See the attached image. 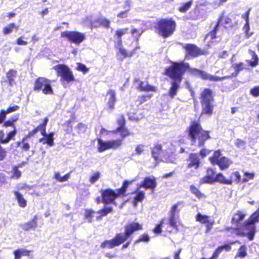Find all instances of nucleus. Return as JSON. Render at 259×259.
Wrapping results in <instances>:
<instances>
[{
  "instance_id": "obj_1",
  "label": "nucleus",
  "mask_w": 259,
  "mask_h": 259,
  "mask_svg": "<svg viewBox=\"0 0 259 259\" xmlns=\"http://www.w3.org/2000/svg\"><path fill=\"white\" fill-rule=\"evenodd\" d=\"M187 69L192 74L199 76L204 80L212 81L223 80L226 77H220L213 76L207 73L196 68H189V64L181 62L175 63L172 66L166 69V74L173 80L171 82V87L168 91V96L174 98L177 94L178 90L182 81V76Z\"/></svg>"
},
{
  "instance_id": "obj_2",
  "label": "nucleus",
  "mask_w": 259,
  "mask_h": 259,
  "mask_svg": "<svg viewBox=\"0 0 259 259\" xmlns=\"http://www.w3.org/2000/svg\"><path fill=\"white\" fill-rule=\"evenodd\" d=\"M188 137L191 140L192 145L195 144L196 140L198 141V146L203 145L205 141L210 138L208 132L204 131L199 122L198 121H193L188 130Z\"/></svg>"
},
{
  "instance_id": "obj_3",
  "label": "nucleus",
  "mask_w": 259,
  "mask_h": 259,
  "mask_svg": "<svg viewBox=\"0 0 259 259\" xmlns=\"http://www.w3.org/2000/svg\"><path fill=\"white\" fill-rule=\"evenodd\" d=\"M259 221V210L254 212L249 218V219L243 223V228L245 231H243V235H247L250 240L253 239L255 233L254 223Z\"/></svg>"
},
{
  "instance_id": "obj_4",
  "label": "nucleus",
  "mask_w": 259,
  "mask_h": 259,
  "mask_svg": "<svg viewBox=\"0 0 259 259\" xmlns=\"http://www.w3.org/2000/svg\"><path fill=\"white\" fill-rule=\"evenodd\" d=\"M176 23L171 19H161L158 23V33L163 37L171 35L174 32Z\"/></svg>"
},
{
  "instance_id": "obj_5",
  "label": "nucleus",
  "mask_w": 259,
  "mask_h": 259,
  "mask_svg": "<svg viewBox=\"0 0 259 259\" xmlns=\"http://www.w3.org/2000/svg\"><path fill=\"white\" fill-rule=\"evenodd\" d=\"M57 72L58 75L61 77V81L63 84L65 81L70 82L74 80V77L72 71L66 65L59 64L54 67Z\"/></svg>"
},
{
  "instance_id": "obj_6",
  "label": "nucleus",
  "mask_w": 259,
  "mask_h": 259,
  "mask_svg": "<svg viewBox=\"0 0 259 259\" xmlns=\"http://www.w3.org/2000/svg\"><path fill=\"white\" fill-rule=\"evenodd\" d=\"M201 99L202 106V113L208 114H211L213 106L211 104L212 97L210 90L205 89L201 93Z\"/></svg>"
},
{
  "instance_id": "obj_7",
  "label": "nucleus",
  "mask_w": 259,
  "mask_h": 259,
  "mask_svg": "<svg viewBox=\"0 0 259 259\" xmlns=\"http://www.w3.org/2000/svg\"><path fill=\"white\" fill-rule=\"evenodd\" d=\"M209 159L211 163L218 165L221 169L228 168L232 163L228 158L222 156L221 151L219 150L214 151L213 155Z\"/></svg>"
},
{
  "instance_id": "obj_8",
  "label": "nucleus",
  "mask_w": 259,
  "mask_h": 259,
  "mask_svg": "<svg viewBox=\"0 0 259 259\" xmlns=\"http://www.w3.org/2000/svg\"><path fill=\"white\" fill-rule=\"evenodd\" d=\"M102 196V202L105 204L112 203L115 205H117L115 199L120 196L116 189L114 190L111 189H106L101 191Z\"/></svg>"
},
{
  "instance_id": "obj_9",
  "label": "nucleus",
  "mask_w": 259,
  "mask_h": 259,
  "mask_svg": "<svg viewBox=\"0 0 259 259\" xmlns=\"http://www.w3.org/2000/svg\"><path fill=\"white\" fill-rule=\"evenodd\" d=\"M61 37H65L67 40L76 45H79L85 39V35L76 31H65L61 33Z\"/></svg>"
},
{
  "instance_id": "obj_10",
  "label": "nucleus",
  "mask_w": 259,
  "mask_h": 259,
  "mask_svg": "<svg viewBox=\"0 0 259 259\" xmlns=\"http://www.w3.org/2000/svg\"><path fill=\"white\" fill-rule=\"evenodd\" d=\"M34 90L35 91L41 90L45 94H52L53 93L50 81L44 77H39L36 80Z\"/></svg>"
},
{
  "instance_id": "obj_11",
  "label": "nucleus",
  "mask_w": 259,
  "mask_h": 259,
  "mask_svg": "<svg viewBox=\"0 0 259 259\" xmlns=\"http://www.w3.org/2000/svg\"><path fill=\"white\" fill-rule=\"evenodd\" d=\"M152 155L155 160L158 158L159 156H161L163 155L164 157H163V160L166 162H173L175 160V158L172 157V152L166 153L164 155V153L162 151L161 145L159 144H156L153 148Z\"/></svg>"
},
{
  "instance_id": "obj_12",
  "label": "nucleus",
  "mask_w": 259,
  "mask_h": 259,
  "mask_svg": "<svg viewBox=\"0 0 259 259\" xmlns=\"http://www.w3.org/2000/svg\"><path fill=\"white\" fill-rule=\"evenodd\" d=\"M142 229V225L138 223H132L125 226V232L121 233L123 242L125 241L128 237L136 231Z\"/></svg>"
},
{
  "instance_id": "obj_13",
  "label": "nucleus",
  "mask_w": 259,
  "mask_h": 259,
  "mask_svg": "<svg viewBox=\"0 0 259 259\" xmlns=\"http://www.w3.org/2000/svg\"><path fill=\"white\" fill-rule=\"evenodd\" d=\"M123 242L121 233H118L112 239L106 240L103 242L101 244V247L103 248H112L115 246L120 245Z\"/></svg>"
},
{
  "instance_id": "obj_14",
  "label": "nucleus",
  "mask_w": 259,
  "mask_h": 259,
  "mask_svg": "<svg viewBox=\"0 0 259 259\" xmlns=\"http://www.w3.org/2000/svg\"><path fill=\"white\" fill-rule=\"evenodd\" d=\"M107 110L112 112L114 109V105L116 102V92L114 90H109L106 94Z\"/></svg>"
},
{
  "instance_id": "obj_15",
  "label": "nucleus",
  "mask_w": 259,
  "mask_h": 259,
  "mask_svg": "<svg viewBox=\"0 0 259 259\" xmlns=\"http://www.w3.org/2000/svg\"><path fill=\"white\" fill-rule=\"evenodd\" d=\"M245 215V213L238 211L234 214L231 221L233 224L235 225L236 229L243 235V231H245V230L243 228V224L240 225V222L244 219Z\"/></svg>"
},
{
  "instance_id": "obj_16",
  "label": "nucleus",
  "mask_w": 259,
  "mask_h": 259,
  "mask_svg": "<svg viewBox=\"0 0 259 259\" xmlns=\"http://www.w3.org/2000/svg\"><path fill=\"white\" fill-rule=\"evenodd\" d=\"M117 123L118 127L116 130L112 132L113 133L116 134L119 133L120 136L123 138L130 135L127 129L125 127V119L123 116H121L118 118Z\"/></svg>"
},
{
  "instance_id": "obj_17",
  "label": "nucleus",
  "mask_w": 259,
  "mask_h": 259,
  "mask_svg": "<svg viewBox=\"0 0 259 259\" xmlns=\"http://www.w3.org/2000/svg\"><path fill=\"white\" fill-rule=\"evenodd\" d=\"M184 48L186 51V57H188V55L195 57L200 54V50L194 45H185Z\"/></svg>"
},
{
  "instance_id": "obj_18",
  "label": "nucleus",
  "mask_w": 259,
  "mask_h": 259,
  "mask_svg": "<svg viewBox=\"0 0 259 259\" xmlns=\"http://www.w3.org/2000/svg\"><path fill=\"white\" fill-rule=\"evenodd\" d=\"M215 172L212 168H208L205 177L200 180L201 183H212L214 182Z\"/></svg>"
},
{
  "instance_id": "obj_19",
  "label": "nucleus",
  "mask_w": 259,
  "mask_h": 259,
  "mask_svg": "<svg viewBox=\"0 0 259 259\" xmlns=\"http://www.w3.org/2000/svg\"><path fill=\"white\" fill-rule=\"evenodd\" d=\"M156 186V182L154 178L152 179L150 177L145 178L144 182L141 184L140 187H144L145 189H154Z\"/></svg>"
},
{
  "instance_id": "obj_20",
  "label": "nucleus",
  "mask_w": 259,
  "mask_h": 259,
  "mask_svg": "<svg viewBox=\"0 0 259 259\" xmlns=\"http://www.w3.org/2000/svg\"><path fill=\"white\" fill-rule=\"evenodd\" d=\"M37 227V217L34 216L32 220L27 223H24L21 225V228L25 230L28 231L31 229L35 230Z\"/></svg>"
},
{
  "instance_id": "obj_21",
  "label": "nucleus",
  "mask_w": 259,
  "mask_h": 259,
  "mask_svg": "<svg viewBox=\"0 0 259 259\" xmlns=\"http://www.w3.org/2000/svg\"><path fill=\"white\" fill-rule=\"evenodd\" d=\"M190 163L188 165L189 168H191L193 166L195 167V169L198 168L200 164V159L198 155L196 154H191L189 156Z\"/></svg>"
},
{
  "instance_id": "obj_22",
  "label": "nucleus",
  "mask_w": 259,
  "mask_h": 259,
  "mask_svg": "<svg viewBox=\"0 0 259 259\" xmlns=\"http://www.w3.org/2000/svg\"><path fill=\"white\" fill-rule=\"evenodd\" d=\"M54 133L52 132L48 134V135L40 138L39 140V142L42 143L43 144H47L50 146H52L54 145Z\"/></svg>"
},
{
  "instance_id": "obj_23",
  "label": "nucleus",
  "mask_w": 259,
  "mask_h": 259,
  "mask_svg": "<svg viewBox=\"0 0 259 259\" xmlns=\"http://www.w3.org/2000/svg\"><path fill=\"white\" fill-rule=\"evenodd\" d=\"M210 217L207 215L202 214L200 212H198L195 217L196 221L199 222L202 224H211V225L213 224V222H211L209 220Z\"/></svg>"
},
{
  "instance_id": "obj_24",
  "label": "nucleus",
  "mask_w": 259,
  "mask_h": 259,
  "mask_svg": "<svg viewBox=\"0 0 259 259\" xmlns=\"http://www.w3.org/2000/svg\"><path fill=\"white\" fill-rule=\"evenodd\" d=\"M99 145L98 150L100 152H103L108 149H110L109 141H104L101 139H98Z\"/></svg>"
},
{
  "instance_id": "obj_25",
  "label": "nucleus",
  "mask_w": 259,
  "mask_h": 259,
  "mask_svg": "<svg viewBox=\"0 0 259 259\" xmlns=\"http://www.w3.org/2000/svg\"><path fill=\"white\" fill-rule=\"evenodd\" d=\"M139 89L141 91H155V88L149 85L147 82L141 81L139 86Z\"/></svg>"
},
{
  "instance_id": "obj_26",
  "label": "nucleus",
  "mask_w": 259,
  "mask_h": 259,
  "mask_svg": "<svg viewBox=\"0 0 259 259\" xmlns=\"http://www.w3.org/2000/svg\"><path fill=\"white\" fill-rule=\"evenodd\" d=\"M214 182H218L223 184H232V180L226 179L221 173H219L215 176Z\"/></svg>"
},
{
  "instance_id": "obj_27",
  "label": "nucleus",
  "mask_w": 259,
  "mask_h": 259,
  "mask_svg": "<svg viewBox=\"0 0 259 259\" xmlns=\"http://www.w3.org/2000/svg\"><path fill=\"white\" fill-rule=\"evenodd\" d=\"M14 194L15 195L16 198L18 201L19 205L21 207H25L26 205V201L23 198L22 195L17 191H15Z\"/></svg>"
},
{
  "instance_id": "obj_28",
  "label": "nucleus",
  "mask_w": 259,
  "mask_h": 259,
  "mask_svg": "<svg viewBox=\"0 0 259 259\" xmlns=\"http://www.w3.org/2000/svg\"><path fill=\"white\" fill-rule=\"evenodd\" d=\"M112 208L111 207H105V208L99 210L97 213L100 214L99 216L97 217V220H99L102 219L103 217L106 216L108 213L112 211Z\"/></svg>"
},
{
  "instance_id": "obj_29",
  "label": "nucleus",
  "mask_w": 259,
  "mask_h": 259,
  "mask_svg": "<svg viewBox=\"0 0 259 259\" xmlns=\"http://www.w3.org/2000/svg\"><path fill=\"white\" fill-rule=\"evenodd\" d=\"M247 248L245 245L241 246L238 249L237 253L236 254L235 258L241 257L244 258L247 255Z\"/></svg>"
},
{
  "instance_id": "obj_30",
  "label": "nucleus",
  "mask_w": 259,
  "mask_h": 259,
  "mask_svg": "<svg viewBox=\"0 0 259 259\" xmlns=\"http://www.w3.org/2000/svg\"><path fill=\"white\" fill-rule=\"evenodd\" d=\"M178 218L177 215H172L169 214L168 224L176 230H178V226L177 225V220Z\"/></svg>"
},
{
  "instance_id": "obj_31",
  "label": "nucleus",
  "mask_w": 259,
  "mask_h": 259,
  "mask_svg": "<svg viewBox=\"0 0 259 259\" xmlns=\"http://www.w3.org/2000/svg\"><path fill=\"white\" fill-rule=\"evenodd\" d=\"M223 18H220L217 24L215 26L213 30L211 31L210 32H209L206 36L207 37H210L211 39H213L215 38H216V33L218 30V27L219 25H220L221 21L223 20Z\"/></svg>"
},
{
  "instance_id": "obj_32",
  "label": "nucleus",
  "mask_w": 259,
  "mask_h": 259,
  "mask_svg": "<svg viewBox=\"0 0 259 259\" xmlns=\"http://www.w3.org/2000/svg\"><path fill=\"white\" fill-rule=\"evenodd\" d=\"M14 28H16V30H17L18 27L16 26L14 23H11L4 28L3 33L5 35L9 34L12 32Z\"/></svg>"
},
{
  "instance_id": "obj_33",
  "label": "nucleus",
  "mask_w": 259,
  "mask_h": 259,
  "mask_svg": "<svg viewBox=\"0 0 259 259\" xmlns=\"http://www.w3.org/2000/svg\"><path fill=\"white\" fill-rule=\"evenodd\" d=\"M140 48L139 47H136L135 49L133 50V52H131L130 53H127L126 50L122 47L119 48V52L120 54H121L123 56V58H125L127 57H132L133 54L135 53V51L139 49Z\"/></svg>"
},
{
  "instance_id": "obj_34",
  "label": "nucleus",
  "mask_w": 259,
  "mask_h": 259,
  "mask_svg": "<svg viewBox=\"0 0 259 259\" xmlns=\"http://www.w3.org/2000/svg\"><path fill=\"white\" fill-rule=\"evenodd\" d=\"M128 29L127 28L118 29L116 31L115 36L117 37L119 43L121 42V36L127 33Z\"/></svg>"
},
{
  "instance_id": "obj_35",
  "label": "nucleus",
  "mask_w": 259,
  "mask_h": 259,
  "mask_svg": "<svg viewBox=\"0 0 259 259\" xmlns=\"http://www.w3.org/2000/svg\"><path fill=\"white\" fill-rule=\"evenodd\" d=\"M131 183V182L126 180L124 181L122 186L120 188L116 189L120 196L123 195L124 194L128 185Z\"/></svg>"
},
{
  "instance_id": "obj_36",
  "label": "nucleus",
  "mask_w": 259,
  "mask_h": 259,
  "mask_svg": "<svg viewBox=\"0 0 259 259\" xmlns=\"http://www.w3.org/2000/svg\"><path fill=\"white\" fill-rule=\"evenodd\" d=\"M232 67L235 71V72L232 74V76H236L239 71L243 70L244 68L243 64L242 63L232 64Z\"/></svg>"
},
{
  "instance_id": "obj_37",
  "label": "nucleus",
  "mask_w": 259,
  "mask_h": 259,
  "mask_svg": "<svg viewBox=\"0 0 259 259\" xmlns=\"http://www.w3.org/2000/svg\"><path fill=\"white\" fill-rule=\"evenodd\" d=\"M16 71L13 70H10L7 73V78L11 85H13L14 83V77L16 76Z\"/></svg>"
},
{
  "instance_id": "obj_38",
  "label": "nucleus",
  "mask_w": 259,
  "mask_h": 259,
  "mask_svg": "<svg viewBox=\"0 0 259 259\" xmlns=\"http://www.w3.org/2000/svg\"><path fill=\"white\" fill-rule=\"evenodd\" d=\"M230 178L231 179L230 180H232V182L234 181L237 184L242 181L241 179V176L238 171L233 172L231 175Z\"/></svg>"
},
{
  "instance_id": "obj_39",
  "label": "nucleus",
  "mask_w": 259,
  "mask_h": 259,
  "mask_svg": "<svg viewBox=\"0 0 259 259\" xmlns=\"http://www.w3.org/2000/svg\"><path fill=\"white\" fill-rule=\"evenodd\" d=\"M16 127H14V128L13 131L9 132L7 134V136L6 138H5V140H4L3 144H6L8 143L11 139L13 138V137L16 135Z\"/></svg>"
},
{
  "instance_id": "obj_40",
  "label": "nucleus",
  "mask_w": 259,
  "mask_h": 259,
  "mask_svg": "<svg viewBox=\"0 0 259 259\" xmlns=\"http://www.w3.org/2000/svg\"><path fill=\"white\" fill-rule=\"evenodd\" d=\"M191 192L194 194L197 198H201L203 197L204 195L202 194L199 190L194 186H190Z\"/></svg>"
},
{
  "instance_id": "obj_41",
  "label": "nucleus",
  "mask_w": 259,
  "mask_h": 259,
  "mask_svg": "<svg viewBox=\"0 0 259 259\" xmlns=\"http://www.w3.org/2000/svg\"><path fill=\"white\" fill-rule=\"evenodd\" d=\"M110 148L116 149L119 147L122 144V141L121 140H116L109 141Z\"/></svg>"
},
{
  "instance_id": "obj_42",
  "label": "nucleus",
  "mask_w": 259,
  "mask_h": 259,
  "mask_svg": "<svg viewBox=\"0 0 259 259\" xmlns=\"http://www.w3.org/2000/svg\"><path fill=\"white\" fill-rule=\"evenodd\" d=\"M243 30L244 31L246 37L247 38H248L253 34L252 32H249V30H250L249 22H245V24H244V25L243 27Z\"/></svg>"
},
{
  "instance_id": "obj_43",
  "label": "nucleus",
  "mask_w": 259,
  "mask_h": 259,
  "mask_svg": "<svg viewBox=\"0 0 259 259\" xmlns=\"http://www.w3.org/2000/svg\"><path fill=\"white\" fill-rule=\"evenodd\" d=\"M180 204V202H178L176 204L173 205L169 211V215H177V214L179 213L178 206Z\"/></svg>"
},
{
  "instance_id": "obj_44",
  "label": "nucleus",
  "mask_w": 259,
  "mask_h": 259,
  "mask_svg": "<svg viewBox=\"0 0 259 259\" xmlns=\"http://www.w3.org/2000/svg\"><path fill=\"white\" fill-rule=\"evenodd\" d=\"M192 2L191 1L187 2L185 4H184L181 7H180L179 10L180 12L182 13H185L190 8Z\"/></svg>"
},
{
  "instance_id": "obj_45",
  "label": "nucleus",
  "mask_w": 259,
  "mask_h": 259,
  "mask_svg": "<svg viewBox=\"0 0 259 259\" xmlns=\"http://www.w3.org/2000/svg\"><path fill=\"white\" fill-rule=\"evenodd\" d=\"M250 52L253 61H250L249 64L251 66L254 67L256 66L258 64V57L254 52L250 51Z\"/></svg>"
},
{
  "instance_id": "obj_46",
  "label": "nucleus",
  "mask_w": 259,
  "mask_h": 259,
  "mask_svg": "<svg viewBox=\"0 0 259 259\" xmlns=\"http://www.w3.org/2000/svg\"><path fill=\"white\" fill-rule=\"evenodd\" d=\"M244 177L242 179V183H246L250 180H252L254 178V175L253 173H249L245 172L244 174Z\"/></svg>"
},
{
  "instance_id": "obj_47",
  "label": "nucleus",
  "mask_w": 259,
  "mask_h": 259,
  "mask_svg": "<svg viewBox=\"0 0 259 259\" xmlns=\"http://www.w3.org/2000/svg\"><path fill=\"white\" fill-rule=\"evenodd\" d=\"M76 69L83 73H86L89 71V69L84 64L80 63H77Z\"/></svg>"
},
{
  "instance_id": "obj_48",
  "label": "nucleus",
  "mask_w": 259,
  "mask_h": 259,
  "mask_svg": "<svg viewBox=\"0 0 259 259\" xmlns=\"http://www.w3.org/2000/svg\"><path fill=\"white\" fill-rule=\"evenodd\" d=\"M20 166H15L13 168V175L12 176V178L18 179L21 177V172L18 169V167Z\"/></svg>"
},
{
  "instance_id": "obj_49",
  "label": "nucleus",
  "mask_w": 259,
  "mask_h": 259,
  "mask_svg": "<svg viewBox=\"0 0 259 259\" xmlns=\"http://www.w3.org/2000/svg\"><path fill=\"white\" fill-rule=\"evenodd\" d=\"M132 36L135 38L136 40H138L139 37H140L142 32L140 31L139 30L136 28H132L131 31Z\"/></svg>"
},
{
  "instance_id": "obj_50",
  "label": "nucleus",
  "mask_w": 259,
  "mask_h": 259,
  "mask_svg": "<svg viewBox=\"0 0 259 259\" xmlns=\"http://www.w3.org/2000/svg\"><path fill=\"white\" fill-rule=\"evenodd\" d=\"M164 224V219H162L161 221L160 224L156 225V226L153 229V232L155 234H159L161 233L162 230L161 228Z\"/></svg>"
},
{
  "instance_id": "obj_51",
  "label": "nucleus",
  "mask_w": 259,
  "mask_h": 259,
  "mask_svg": "<svg viewBox=\"0 0 259 259\" xmlns=\"http://www.w3.org/2000/svg\"><path fill=\"white\" fill-rule=\"evenodd\" d=\"M145 198V193L143 191H138L136 193V196L134 199L136 201H142Z\"/></svg>"
},
{
  "instance_id": "obj_52",
  "label": "nucleus",
  "mask_w": 259,
  "mask_h": 259,
  "mask_svg": "<svg viewBox=\"0 0 259 259\" xmlns=\"http://www.w3.org/2000/svg\"><path fill=\"white\" fill-rule=\"evenodd\" d=\"M100 173L96 172L90 178V181L92 184H94L100 178Z\"/></svg>"
},
{
  "instance_id": "obj_53",
  "label": "nucleus",
  "mask_w": 259,
  "mask_h": 259,
  "mask_svg": "<svg viewBox=\"0 0 259 259\" xmlns=\"http://www.w3.org/2000/svg\"><path fill=\"white\" fill-rule=\"evenodd\" d=\"M150 237L147 234H144L141 236L138 240L136 241V243L140 242H148L149 241Z\"/></svg>"
},
{
  "instance_id": "obj_54",
  "label": "nucleus",
  "mask_w": 259,
  "mask_h": 259,
  "mask_svg": "<svg viewBox=\"0 0 259 259\" xmlns=\"http://www.w3.org/2000/svg\"><path fill=\"white\" fill-rule=\"evenodd\" d=\"M235 144L239 148L244 149L245 145V142L241 139H238L236 140Z\"/></svg>"
},
{
  "instance_id": "obj_55",
  "label": "nucleus",
  "mask_w": 259,
  "mask_h": 259,
  "mask_svg": "<svg viewBox=\"0 0 259 259\" xmlns=\"http://www.w3.org/2000/svg\"><path fill=\"white\" fill-rule=\"evenodd\" d=\"M100 24L105 27L109 28L110 26V21L105 18H100L99 20Z\"/></svg>"
},
{
  "instance_id": "obj_56",
  "label": "nucleus",
  "mask_w": 259,
  "mask_h": 259,
  "mask_svg": "<svg viewBox=\"0 0 259 259\" xmlns=\"http://www.w3.org/2000/svg\"><path fill=\"white\" fill-rule=\"evenodd\" d=\"M250 93L255 97L259 96V86H256L252 88L250 91Z\"/></svg>"
},
{
  "instance_id": "obj_57",
  "label": "nucleus",
  "mask_w": 259,
  "mask_h": 259,
  "mask_svg": "<svg viewBox=\"0 0 259 259\" xmlns=\"http://www.w3.org/2000/svg\"><path fill=\"white\" fill-rule=\"evenodd\" d=\"M94 211L91 209H88L85 210V217L87 219H88L89 222H92V218Z\"/></svg>"
},
{
  "instance_id": "obj_58",
  "label": "nucleus",
  "mask_w": 259,
  "mask_h": 259,
  "mask_svg": "<svg viewBox=\"0 0 259 259\" xmlns=\"http://www.w3.org/2000/svg\"><path fill=\"white\" fill-rule=\"evenodd\" d=\"M26 137L23 138L21 144L22 145V149L24 151H28L30 148V145L28 143L25 142Z\"/></svg>"
},
{
  "instance_id": "obj_59",
  "label": "nucleus",
  "mask_w": 259,
  "mask_h": 259,
  "mask_svg": "<svg viewBox=\"0 0 259 259\" xmlns=\"http://www.w3.org/2000/svg\"><path fill=\"white\" fill-rule=\"evenodd\" d=\"M48 122V118L46 117L44 119V122L42 124H40L39 125H38L36 128V131H41V130H42V129H43V127L44 128V129H45Z\"/></svg>"
},
{
  "instance_id": "obj_60",
  "label": "nucleus",
  "mask_w": 259,
  "mask_h": 259,
  "mask_svg": "<svg viewBox=\"0 0 259 259\" xmlns=\"http://www.w3.org/2000/svg\"><path fill=\"white\" fill-rule=\"evenodd\" d=\"M220 18H223V20L221 21L220 24H224L225 27H227L228 24H230L231 23V19L228 17L221 16Z\"/></svg>"
},
{
  "instance_id": "obj_61",
  "label": "nucleus",
  "mask_w": 259,
  "mask_h": 259,
  "mask_svg": "<svg viewBox=\"0 0 259 259\" xmlns=\"http://www.w3.org/2000/svg\"><path fill=\"white\" fill-rule=\"evenodd\" d=\"M144 150V146L143 145H138L135 149L136 154L138 155L141 154Z\"/></svg>"
},
{
  "instance_id": "obj_62",
  "label": "nucleus",
  "mask_w": 259,
  "mask_h": 259,
  "mask_svg": "<svg viewBox=\"0 0 259 259\" xmlns=\"http://www.w3.org/2000/svg\"><path fill=\"white\" fill-rule=\"evenodd\" d=\"M19 109V107L17 105H15L12 107H9L7 110H5L6 111V113L8 114H9L11 112L16 111L18 110Z\"/></svg>"
},
{
  "instance_id": "obj_63",
  "label": "nucleus",
  "mask_w": 259,
  "mask_h": 259,
  "mask_svg": "<svg viewBox=\"0 0 259 259\" xmlns=\"http://www.w3.org/2000/svg\"><path fill=\"white\" fill-rule=\"evenodd\" d=\"M222 251V250H221V248L218 247L216 249V250L214 251V252H213L212 256L210 257L211 259H215V258H217Z\"/></svg>"
},
{
  "instance_id": "obj_64",
  "label": "nucleus",
  "mask_w": 259,
  "mask_h": 259,
  "mask_svg": "<svg viewBox=\"0 0 259 259\" xmlns=\"http://www.w3.org/2000/svg\"><path fill=\"white\" fill-rule=\"evenodd\" d=\"M77 128L78 129L79 132L84 133L86 131L87 127L84 124L79 123L77 124Z\"/></svg>"
}]
</instances>
